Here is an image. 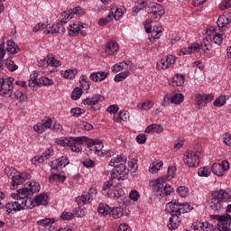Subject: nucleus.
<instances>
[{
	"mask_svg": "<svg viewBox=\"0 0 231 231\" xmlns=\"http://www.w3.org/2000/svg\"><path fill=\"white\" fill-rule=\"evenodd\" d=\"M34 203L39 206V205H43L46 207L48 205V197L46 194H40L34 198Z\"/></svg>",
	"mask_w": 231,
	"mask_h": 231,
	"instance_id": "obj_37",
	"label": "nucleus"
},
{
	"mask_svg": "<svg viewBox=\"0 0 231 231\" xmlns=\"http://www.w3.org/2000/svg\"><path fill=\"white\" fill-rule=\"evenodd\" d=\"M154 106V102L152 100H146L143 103H139L137 105L138 109H143V111H149L152 109V106Z\"/></svg>",
	"mask_w": 231,
	"mask_h": 231,
	"instance_id": "obj_38",
	"label": "nucleus"
},
{
	"mask_svg": "<svg viewBox=\"0 0 231 231\" xmlns=\"http://www.w3.org/2000/svg\"><path fill=\"white\" fill-rule=\"evenodd\" d=\"M119 49L120 47L118 46V43L111 40L106 43V53H107V55H115Z\"/></svg>",
	"mask_w": 231,
	"mask_h": 231,
	"instance_id": "obj_27",
	"label": "nucleus"
},
{
	"mask_svg": "<svg viewBox=\"0 0 231 231\" xmlns=\"http://www.w3.org/2000/svg\"><path fill=\"white\" fill-rule=\"evenodd\" d=\"M128 118L129 112H127V110H121L115 120L116 122H127Z\"/></svg>",
	"mask_w": 231,
	"mask_h": 231,
	"instance_id": "obj_41",
	"label": "nucleus"
},
{
	"mask_svg": "<svg viewBox=\"0 0 231 231\" xmlns=\"http://www.w3.org/2000/svg\"><path fill=\"white\" fill-rule=\"evenodd\" d=\"M162 167H163V162H153L150 168V172L156 174V172H158Z\"/></svg>",
	"mask_w": 231,
	"mask_h": 231,
	"instance_id": "obj_47",
	"label": "nucleus"
},
{
	"mask_svg": "<svg viewBox=\"0 0 231 231\" xmlns=\"http://www.w3.org/2000/svg\"><path fill=\"white\" fill-rule=\"evenodd\" d=\"M51 149H47L42 155L41 156H35L34 158L32 159V163L34 165H37V163H44V160H50L51 158Z\"/></svg>",
	"mask_w": 231,
	"mask_h": 231,
	"instance_id": "obj_23",
	"label": "nucleus"
},
{
	"mask_svg": "<svg viewBox=\"0 0 231 231\" xmlns=\"http://www.w3.org/2000/svg\"><path fill=\"white\" fill-rule=\"evenodd\" d=\"M19 46L15 44V42L12 40L7 41L6 51L8 55H15V53H19Z\"/></svg>",
	"mask_w": 231,
	"mask_h": 231,
	"instance_id": "obj_29",
	"label": "nucleus"
},
{
	"mask_svg": "<svg viewBox=\"0 0 231 231\" xmlns=\"http://www.w3.org/2000/svg\"><path fill=\"white\" fill-rule=\"evenodd\" d=\"M194 230L196 231H208L207 228H208V223H203V222H196L195 225H193Z\"/></svg>",
	"mask_w": 231,
	"mask_h": 231,
	"instance_id": "obj_45",
	"label": "nucleus"
},
{
	"mask_svg": "<svg viewBox=\"0 0 231 231\" xmlns=\"http://www.w3.org/2000/svg\"><path fill=\"white\" fill-rule=\"evenodd\" d=\"M180 214H186L189 210H191L190 205L189 203L180 204Z\"/></svg>",
	"mask_w": 231,
	"mask_h": 231,
	"instance_id": "obj_63",
	"label": "nucleus"
},
{
	"mask_svg": "<svg viewBox=\"0 0 231 231\" xmlns=\"http://www.w3.org/2000/svg\"><path fill=\"white\" fill-rule=\"evenodd\" d=\"M131 66H133V62L127 60L120 63H116L112 67V71L115 73H118V71H122V69H131Z\"/></svg>",
	"mask_w": 231,
	"mask_h": 231,
	"instance_id": "obj_24",
	"label": "nucleus"
},
{
	"mask_svg": "<svg viewBox=\"0 0 231 231\" xmlns=\"http://www.w3.org/2000/svg\"><path fill=\"white\" fill-rule=\"evenodd\" d=\"M183 100H184V97L182 96V94H175L171 97V104H181Z\"/></svg>",
	"mask_w": 231,
	"mask_h": 231,
	"instance_id": "obj_57",
	"label": "nucleus"
},
{
	"mask_svg": "<svg viewBox=\"0 0 231 231\" xmlns=\"http://www.w3.org/2000/svg\"><path fill=\"white\" fill-rule=\"evenodd\" d=\"M110 207L106 205V204H99L98 208H97V212L99 214H101L102 216H109V210H110Z\"/></svg>",
	"mask_w": 231,
	"mask_h": 231,
	"instance_id": "obj_42",
	"label": "nucleus"
},
{
	"mask_svg": "<svg viewBox=\"0 0 231 231\" xmlns=\"http://www.w3.org/2000/svg\"><path fill=\"white\" fill-rule=\"evenodd\" d=\"M152 189L154 192H157L159 196H171L174 192V188L167 184V178H160L157 180H154L152 183Z\"/></svg>",
	"mask_w": 231,
	"mask_h": 231,
	"instance_id": "obj_5",
	"label": "nucleus"
},
{
	"mask_svg": "<svg viewBox=\"0 0 231 231\" xmlns=\"http://www.w3.org/2000/svg\"><path fill=\"white\" fill-rule=\"evenodd\" d=\"M213 41L215 42V44H217L218 46L222 44L223 42V34L217 32L215 33L214 37H213Z\"/></svg>",
	"mask_w": 231,
	"mask_h": 231,
	"instance_id": "obj_62",
	"label": "nucleus"
},
{
	"mask_svg": "<svg viewBox=\"0 0 231 231\" xmlns=\"http://www.w3.org/2000/svg\"><path fill=\"white\" fill-rule=\"evenodd\" d=\"M82 97V89L80 88H76L71 94L72 100H79Z\"/></svg>",
	"mask_w": 231,
	"mask_h": 231,
	"instance_id": "obj_53",
	"label": "nucleus"
},
{
	"mask_svg": "<svg viewBox=\"0 0 231 231\" xmlns=\"http://www.w3.org/2000/svg\"><path fill=\"white\" fill-rule=\"evenodd\" d=\"M31 178L30 174H23L20 173L19 175H15L12 177V189H15L19 185H23L26 180H29Z\"/></svg>",
	"mask_w": 231,
	"mask_h": 231,
	"instance_id": "obj_19",
	"label": "nucleus"
},
{
	"mask_svg": "<svg viewBox=\"0 0 231 231\" xmlns=\"http://www.w3.org/2000/svg\"><path fill=\"white\" fill-rule=\"evenodd\" d=\"M219 195H220V198L223 199V201H228V199L231 200V189L230 190H227V191H225L223 189H220L218 191Z\"/></svg>",
	"mask_w": 231,
	"mask_h": 231,
	"instance_id": "obj_51",
	"label": "nucleus"
},
{
	"mask_svg": "<svg viewBox=\"0 0 231 231\" xmlns=\"http://www.w3.org/2000/svg\"><path fill=\"white\" fill-rule=\"evenodd\" d=\"M104 96L96 94L92 97H87L82 101L84 106H88L89 111H98L100 109V102H104Z\"/></svg>",
	"mask_w": 231,
	"mask_h": 231,
	"instance_id": "obj_7",
	"label": "nucleus"
},
{
	"mask_svg": "<svg viewBox=\"0 0 231 231\" xmlns=\"http://www.w3.org/2000/svg\"><path fill=\"white\" fill-rule=\"evenodd\" d=\"M174 176H176V167L171 166L168 168V175L162 178H166L167 181H171Z\"/></svg>",
	"mask_w": 231,
	"mask_h": 231,
	"instance_id": "obj_50",
	"label": "nucleus"
},
{
	"mask_svg": "<svg viewBox=\"0 0 231 231\" xmlns=\"http://www.w3.org/2000/svg\"><path fill=\"white\" fill-rule=\"evenodd\" d=\"M51 125H53V120L51 118H47L42 123H38L33 126L35 133H39V134H42L46 129H51Z\"/></svg>",
	"mask_w": 231,
	"mask_h": 231,
	"instance_id": "obj_18",
	"label": "nucleus"
},
{
	"mask_svg": "<svg viewBox=\"0 0 231 231\" xmlns=\"http://www.w3.org/2000/svg\"><path fill=\"white\" fill-rule=\"evenodd\" d=\"M115 178H117V180H127L129 178V169L124 163L116 165L115 171H111V179L115 180Z\"/></svg>",
	"mask_w": 231,
	"mask_h": 231,
	"instance_id": "obj_9",
	"label": "nucleus"
},
{
	"mask_svg": "<svg viewBox=\"0 0 231 231\" xmlns=\"http://www.w3.org/2000/svg\"><path fill=\"white\" fill-rule=\"evenodd\" d=\"M211 48L210 39L204 38L201 43H192L189 47L180 50L178 55L179 57H183V55L193 53L196 57H201V55H205L206 51H209Z\"/></svg>",
	"mask_w": 231,
	"mask_h": 231,
	"instance_id": "obj_4",
	"label": "nucleus"
},
{
	"mask_svg": "<svg viewBox=\"0 0 231 231\" xmlns=\"http://www.w3.org/2000/svg\"><path fill=\"white\" fill-rule=\"evenodd\" d=\"M165 212L171 214V217L168 223L169 230H176L181 223V210L180 202L171 200L166 204Z\"/></svg>",
	"mask_w": 231,
	"mask_h": 231,
	"instance_id": "obj_3",
	"label": "nucleus"
},
{
	"mask_svg": "<svg viewBox=\"0 0 231 231\" xmlns=\"http://www.w3.org/2000/svg\"><path fill=\"white\" fill-rule=\"evenodd\" d=\"M125 157L118 155L116 158H114L109 162V165L110 167H115L116 169V165H120V163H125Z\"/></svg>",
	"mask_w": 231,
	"mask_h": 231,
	"instance_id": "obj_40",
	"label": "nucleus"
},
{
	"mask_svg": "<svg viewBox=\"0 0 231 231\" xmlns=\"http://www.w3.org/2000/svg\"><path fill=\"white\" fill-rule=\"evenodd\" d=\"M30 188H23L17 190V193L11 194V198L14 199V201L9 202L5 205V211L8 214H15V212H19L20 210H26L29 208H33L35 205H33V201L30 199L32 196H33L34 192L39 190V184L36 182L29 183Z\"/></svg>",
	"mask_w": 231,
	"mask_h": 231,
	"instance_id": "obj_2",
	"label": "nucleus"
},
{
	"mask_svg": "<svg viewBox=\"0 0 231 231\" xmlns=\"http://www.w3.org/2000/svg\"><path fill=\"white\" fill-rule=\"evenodd\" d=\"M231 23V13H225L217 19V24L219 30H223Z\"/></svg>",
	"mask_w": 231,
	"mask_h": 231,
	"instance_id": "obj_21",
	"label": "nucleus"
},
{
	"mask_svg": "<svg viewBox=\"0 0 231 231\" xmlns=\"http://www.w3.org/2000/svg\"><path fill=\"white\" fill-rule=\"evenodd\" d=\"M231 7V0H223L219 5L218 8L220 10H226L227 8Z\"/></svg>",
	"mask_w": 231,
	"mask_h": 231,
	"instance_id": "obj_60",
	"label": "nucleus"
},
{
	"mask_svg": "<svg viewBox=\"0 0 231 231\" xmlns=\"http://www.w3.org/2000/svg\"><path fill=\"white\" fill-rule=\"evenodd\" d=\"M108 216L111 217H114V219H119V217H122L124 216V209L122 208H110Z\"/></svg>",
	"mask_w": 231,
	"mask_h": 231,
	"instance_id": "obj_33",
	"label": "nucleus"
},
{
	"mask_svg": "<svg viewBox=\"0 0 231 231\" xmlns=\"http://www.w3.org/2000/svg\"><path fill=\"white\" fill-rule=\"evenodd\" d=\"M107 195L112 199H118L119 198H124V189L120 187H114L112 189L107 191Z\"/></svg>",
	"mask_w": 231,
	"mask_h": 231,
	"instance_id": "obj_25",
	"label": "nucleus"
},
{
	"mask_svg": "<svg viewBox=\"0 0 231 231\" xmlns=\"http://www.w3.org/2000/svg\"><path fill=\"white\" fill-rule=\"evenodd\" d=\"M223 142L226 145L230 147V145H231V135H230V134L226 133V134H223Z\"/></svg>",
	"mask_w": 231,
	"mask_h": 231,
	"instance_id": "obj_64",
	"label": "nucleus"
},
{
	"mask_svg": "<svg viewBox=\"0 0 231 231\" xmlns=\"http://www.w3.org/2000/svg\"><path fill=\"white\" fill-rule=\"evenodd\" d=\"M212 172L216 176H224L225 171H223V166H221V163H214L212 166Z\"/></svg>",
	"mask_w": 231,
	"mask_h": 231,
	"instance_id": "obj_39",
	"label": "nucleus"
},
{
	"mask_svg": "<svg viewBox=\"0 0 231 231\" xmlns=\"http://www.w3.org/2000/svg\"><path fill=\"white\" fill-rule=\"evenodd\" d=\"M176 64V59H161L157 61V69L161 71L162 69H169Z\"/></svg>",
	"mask_w": 231,
	"mask_h": 231,
	"instance_id": "obj_20",
	"label": "nucleus"
},
{
	"mask_svg": "<svg viewBox=\"0 0 231 231\" xmlns=\"http://www.w3.org/2000/svg\"><path fill=\"white\" fill-rule=\"evenodd\" d=\"M39 72L37 70L32 71L30 76L29 86L30 88H35V86H39Z\"/></svg>",
	"mask_w": 231,
	"mask_h": 231,
	"instance_id": "obj_36",
	"label": "nucleus"
},
{
	"mask_svg": "<svg viewBox=\"0 0 231 231\" xmlns=\"http://www.w3.org/2000/svg\"><path fill=\"white\" fill-rule=\"evenodd\" d=\"M84 14V9L80 6H77L74 9H69L62 13V19L60 20L61 24H66L69 19H73L75 15H82Z\"/></svg>",
	"mask_w": 231,
	"mask_h": 231,
	"instance_id": "obj_11",
	"label": "nucleus"
},
{
	"mask_svg": "<svg viewBox=\"0 0 231 231\" xmlns=\"http://www.w3.org/2000/svg\"><path fill=\"white\" fill-rule=\"evenodd\" d=\"M80 28H88V24L79 23V22L73 23L68 28L69 35H79V33H80V35L86 37V35H88V32L85 30H80Z\"/></svg>",
	"mask_w": 231,
	"mask_h": 231,
	"instance_id": "obj_12",
	"label": "nucleus"
},
{
	"mask_svg": "<svg viewBox=\"0 0 231 231\" xmlns=\"http://www.w3.org/2000/svg\"><path fill=\"white\" fill-rule=\"evenodd\" d=\"M5 66L7 67L9 71H15L19 67L12 60H4Z\"/></svg>",
	"mask_w": 231,
	"mask_h": 231,
	"instance_id": "obj_48",
	"label": "nucleus"
},
{
	"mask_svg": "<svg viewBox=\"0 0 231 231\" xmlns=\"http://www.w3.org/2000/svg\"><path fill=\"white\" fill-rule=\"evenodd\" d=\"M150 24L151 20L147 19L144 24L146 33H152V39H160L163 32V27H162V25H154L152 29V27Z\"/></svg>",
	"mask_w": 231,
	"mask_h": 231,
	"instance_id": "obj_10",
	"label": "nucleus"
},
{
	"mask_svg": "<svg viewBox=\"0 0 231 231\" xmlns=\"http://www.w3.org/2000/svg\"><path fill=\"white\" fill-rule=\"evenodd\" d=\"M51 167L52 172H57L59 171V167H66V165L69 164V160L66 156L60 157L57 160L51 161L49 162Z\"/></svg>",
	"mask_w": 231,
	"mask_h": 231,
	"instance_id": "obj_17",
	"label": "nucleus"
},
{
	"mask_svg": "<svg viewBox=\"0 0 231 231\" xmlns=\"http://www.w3.org/2000/svg\"><path fill=\"white\" fill-rule=\"evenodd\" d=\"M86 143L88 146V152L90 154H97V156L111 158L115 156V150L104 149L102 141L96 139H88L86 136L82 137H69L64 139H57L56 143L62 145V147H69L72 152H81L82 143Z\"/></svg>",
	"mask_w": 231,
	"mask_h": 231,
	"instance_id": "obj_1",
	"label": "nucleus"
},
{
	"mask_svg": "<svg viewBox=\"0 0 231 231\" xmlns=\"http://www.w3.org/2000/svg\"><path fill=\"white\" fill-rule=\"evenodd\" d=\"M81 163L84 167H87V169H93V167H95V161L89 158L84 159Z\"/></svg>",
	"mask_w": 231,
	"mask_h": 231,
	"instance_id": "obj_54",
	"label": "nucleus"
},
{
	"mask_svg": "<svg viewBox=\"0 0 231 231\" xmlns=\"http://www.w3.org/2000/svg\"><path fill=\"white\" fill-rule=\"evenodd\" d=\"M53 84V80L48 78H41L38 81V86H51Z\"/></svg>",
	"mask_w": 231,
	"mask_h": 231,
	"instance_id": "obj_56",
	"label": "nucleus"
},
{
	"mask_svg": "<svg viewBox=\"0 0 231 231\" xmlns=\"http://www.w3.org/2000/svg\"><path fill=\"white\" fill-rule=\"evenodd\" d=\"M162 132H163V127L162 126V125H156V124L148 125L144 131V133H147V134H149V133L160 134Z\"/></svg>",
	"mask_w": 231,
	"mask_h": 231,
	"instance_id": "obj_34",
	"label": "nucleus"
},
{
	"mask_svg": "<svg viewBox=\"0 0 231 231\" xmlns=\"http://www.w3.org/2000/svg\"><path fill=\"white\" fill-rule=\"evenodd\" d=\"M70 113H71L72 116H80V115H84V113H86V111L82 108L75 107L70 110Z\"/></svg>",
	"mask_w": 231,
	"mask_h": 231,
	"instance_id": "obj_59",
	"label": "nucleus"
},
{
	"mask_svg": "<svg viewBox=\"0 0 231 231\" xmlns=\"http://www.w3.org/2000/svg\"><path fill=\"white\" fill-rule=\"evenodd\" d=\"M226 104V97L225 96H219L214 101V106L216 107H221Z\"/></svg>",
	"mask_w": 231,
	"mask_h": 231,
	"instance_id": "obj_46",
	"label": "nucleus"
},
{
	"mask_svg": "<svg viewBox=\"0 0 231 231\" xmlns=\"http://www.w3.org/2000/svg\"><path fill=\"white\" fill-rule=\"evenodd\" d=\"M11 100H18L19 102H26L28 97L26 96V91L23 88L16 89L14 94H11Z\"/></svg>",
	"mask_w": 231,
	"mask_h": 231,
	"instance_id": "obj_22",
	"label": "nucleus"
},
{
	"mask_svg": "<svg viewBox=\"0 0 231 231\" xmlns=\"http://www.w3.org/2000/svg\"><path fill=\"white\" fill-rule=\"evenodd\" d=\"M80 88L84 89V91H89V88L91 86V82L88 79V76L82 75L81 79H79Z\"/></svg>",
	"mask_w": 231,
	"mask_h": 231,
	"instance_id": "obj_35",
	"label": "nucleus"
},
{
	"mask_svg": "<svg viewBox=\"0 0 231 231\" xmlns=\"http://www.w3.org/2000/svg\"><path fill=\"white\" fill-rule=\"evenodd\" d=\"M107 77H109V72L97 71L91 73L90 79H92L93 82H102V80H106Z\"/></svg>",
	"mask_w": 231,
	"mask_h": 231,
	"instance_id": "obj_28",
	"label": "nucleus"
},
{
	"mask_svg": "<svg viewBox=\"0 0 231 231\" xmlns=\"http://www.w3.org/2000/svg\"><path fill=\"white\" fill-rule=\"evenodd\" d=\"M198 174L199 176H204L207 178L209 176L210 171L208 170V167L199 168L198 171Z\"/></svg>",
	"mask_w": 231,
	"mask_h": 231,
	"instance_id": "obj_61",
	"label": "nucleus"
},
{
	"mask_svg": "<svg viewBox=\"0 0 231 231\" xmlns=\"http://www.w3.org/2000/svg\"><path fill=\"white\" fill-rule=\"evenodd\" d=\"M93 196L90 193L84 192L80 197L76 198L78 205H86V202L91 203Z\"/></svg>",
	"mask_w": 231,
	"mask_h": 231,
	"instance_id": "obj_31",
	"label": "nucleus"
},
{
	"mask_svg": "<svg viewBox=\"0 0 231 231\" xmlns=\"http://www.w3.org/2000/svg\"><path fill=\"white\" fill-rule=\"evenodd\" d=\"M211 219H217L218 231H231L230 215H211Z\"/></svg>",
	"mask_w": 231,
	"mask_h": 231,
	"instance_id": "obj_6",
	"label": "nucleus"
},
{
	"mask_svg": "<svg viewBox=\"0 0 231 231\" xmlns=\"http://www.w3.org/2000/svg\"><path fill=\"white\" fill-rule=\"evenodd\" d=\"M146 12L152 14L155 19H158L165 14V9L159 4H149L146 7Z\"/></svg>",
	"mask_w": 231,
	"mask_h": 231,
	"instance_id": "obj_16",
	"label": "nucleus"
},
{
	"mask_svg": "<svg viewBox=\"0 0 231 231\" xmlns=\"http://www.w3.org/2000/svg\"><path fill=\"white\" fill-rule=\"evenodd\" d=\"M14 91V78H5L0 79V95L10 98Z\"/></svg>",
	"mask_w": 231,
	"mask_h": 231,
	"instance_id": "obj_8",
	"label": "nucleus"
},
{
	"mask_svg": "<svg viewBox=\"0 0 231 231\" xmlns=\"http://www.w3.org/2000/svg\"><path fill=\"white\" fill-rule=\"evenodd\" d=\"M177 192L181 198H187V196H189V188L185 186H180L178 188Z\"/></svg>",
	"mask_w": 231,
	"mask_h": 231,
	"instance_id": "obj_55",
	"label": "nucleus"
},
{
	"mask_svg": "<svg viewBox=\"0 0 231 231\" xmlns=\"http://www.w3.org/2000/svg\"><path fill=\"white\" fill-rule=\"evenodd\" d=\"M226 201L223 200V197L219 194V191H213L212 192V199L210 202V208L212 210H221L223 208V204Z\"/></svg>",
	"mask_w": 231,
	"mask_h": 231,
	"instance_id": "obj_15",
	"label": "nucleus"
},
{
	"mask_svg": "<svg viewBox=\"0 0 231 231\" xmlns=\"http://www.w3.org/2000/svg\"><path fill=\"white\" fill-rule=\"evenodd\" d=\"M55 223V219L53 218H43L37 222L39 226H51Z\"/></svg>",
	"mask_w": 231,
	"mask_h": 231,
	"instance_id": "obj_44",
	"label": "nucleus"
},
{
	"mask_svg": "<svg viewBox=\"0 0 231 231\" xmlns=\"http://www.w3.org/2000/svg\"><path fill=\"white\" fill-rule=\"evenodd\" d=\"M214 100V96L212 94H196L195 101L197 104V108L203 109L207 106L208 102H212Z\"/></svg>",
	"mask_w": 231,
	"mask_h": 231,
	"instance_id": "obj_14",
	"label": "nucleus"
},
{
	"mask_svg": "<svg viewBox=\"0 0 231 231\" xmlns=\"http://www.w3.org/2000/svg\"><path fill=\"white\" fill-rule=\"evenodd\" d=\"M122 15H124V11L122 10V8H118V7L116 8L113 7L110 13L108 14V17H110L112 21L114 19H116V21H119Z\"/></svg>",
	"mask_w": 231,
	"mask_h": 231,
	"instance_id": "obj_32",
	"label": "nucleus"
},
{
	"mask_svg": "<svg viewBox=\"0 0 231 231\" xmlns=\"http://www.w3.org/2000/svg\"><path fill=\"white\" fill-rule=\"evenodd\" d=\"M184 163L188 167H198L199 165V156L195 152H187L184 153Z\"/></svg>",
	"mask_w": 231,
	"mask_h": 231,
	"instance_id": "obj_13",
	"label": "nucleus"
},
{
	"mask_svg": "<svg viewBox=\"0 0 231 231\" xmlns=\"http://www.w3.org/2000/svg\"><path fill=\"white\" fill-rule=\"evenodd\" d=\"M129 71L120 72L119 74L116 75L115 82H122L123 80H125V79L129 77Z\"/></svg>",
	"mask_w": 231,
	"mask_h": 231,
	"instance_id": "obj_49",
	"label": "nucleus"
},
{
	"mask_svg": "<svg viewBox=\"0 0 231 231\" xmlns=\"http://www.w3.org/2000/svg\"><path fill=\"white\" fill-rule=\"evenodd\" d=\"M48 28V22L39 23L36 26L32 28V32H41V30H46Z\"/></svg>",
	"mask_w": 231,
	"mask_h": 231,
	"instance_id": "obj_58",
	"label": "nucleus"
},
{
	"mask_svg": "<svg viewBox=\"0 0 231 231\" xmlns=\"http://www.w3.org/2000/svg\"><path fill=\"white\" fill-rule=\"evenodd\" d=\"M77 73H79V71H77V69H69V70H66L61 75L64 79H68L69 80H71V79H75V77H77Z\"/></svg>",
	"mask_w": 231,
	"mask_h": 231,
	"instance_id": "obj_43",
	"label": "nucleus"
},
{
	"mask_svg": "<svg viewBox=\"0 0 231 231\" xmlns=\"http://www.w3.org/2000/svg\"><path fill=\"white\" fill-rule=\"evenodd\" d=\"M39 66H42V68H48V66H51V68H59V66H60V61L57 59L41 60Z\"/></svg>",
	"mask_w": 231,
	"mask_h": 231,
	"instance_id": "obj_26",
	"label": "nucleus"
},
{
	"mask_svg": "<svg viewBox=\"0 0 231 231\" xmlns=\"http://www.w3.org/2000/svg\"><path fill=\"white\" fill-rule=\"evenodd\" d=\"M55 180H58V181L64 182L66 181V177L64 175L53 173L49 177V181H55Z\"/></svg>",
	"mask_w": 231,
	"mask_h": 231,
	"instance_id": "obj_52",
	"label": "nucleus"
},
{
	"mask_svg": "<svg viewBox=\"0 0 231 231\" xmlns=\"http://www.w3.org/2000/svg\"><path fill=\"white\" fill-rule=\"evenodd\" d=\"M185 84V75L175 74L171 79V85L173 87L177 86L178 88H181Z\"/></svg>",
	"mask_w": 231,
	"mask_h": 231,
	"instance_id": "obj_30",
	"label": "nucleus"
}]
</instances>
